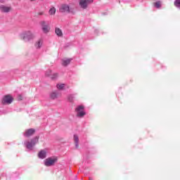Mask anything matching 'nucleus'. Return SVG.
<instances>
[{"mask_svg":"<svg viewBox=\"0 0 180 180\" xmlns=\"http://www.w3.org/2000/svg\"><path fill=\"white\" fill-rule=\"evenodd\" d=\"M19 37L21 40H23L25 43H29L31 40H34L36 36L30 30H27L21 32L19 34Z\"/></svg>","mask_w":180,"mask_h":180,"instance_id":"nucleus-1","label":"nucleus"},{"mask_svg":"<svg viewBox=\"0 0 180 180\" xmlns=\"http://www.w3.org/2000/svg\"><path fill=\"white\" fill-rule=\"evenodd\" d=\"M39 143V136H35L33 139H32L30 141H27L24 142V145L25 146L26 148L29 150L30 151H32L33 150V148L36 144Z\"/></svg>","mask_w":180,"mask_h":180,"instance_id":"nucleus-2","label":"nucleus"},{"mask_svg":"<svg viewBox=\"0 0 180 180\" xmlns=\"http://www.w3.org/2000/svg\"><path fill=\"white\" fill-rule=\"evenodd\" d=\"M39 25L44 34H47L48 33H50V30H51V27H50V24L49 23V22L46 20H41L39 22Z\"/></svg>","mask_w":180,"mask_h":180,"instance_id":"nucleus-3","label":"nucleus"},{"mask_svg":"<svg viewBox=\"0 0 180 180\" xmlns=\"http://www.w3.org/2000/svg\"><path fill=\"white\" fill-rule=\"evenodd\" d=\"M57 157H53V158H48L44 160V164L45 167H53L56 164V162L58 161Z\"/></svg>","mask_w":180,"mask_h":180,"instance_id":"nucleus-4","label":"nucleus"},{"mask_svg":"<svg viewBox=\"0 0 180 180\" xmlns=\"http://www.w3.org/2000/svg\"><path fill=\"white\" fill-rule=\"evenodd\" d=\"M84 105H78L75 110L77 112V117H83L84 116H85V115H86V113L85 112V111H84Z\"/></svg>","mask_w":180,"mask_h":180,"instance_id":"nucleus-5","label":"nucleus"},{"mask_svg":"<svg viewBox=\"0 0 180 180\" xmlns=\"http://www.w3.org/2000/svg\"><path fill=\"white\" fill-rule=\"evenodd\" d=\"M13 102V98L11 95H6L3 98V105H11Z\"/></svg>","mask_w":180,"mask_h":180,"instance_id":"nucleus-6","label":"nucleus"},{"mask_svg":"<svg viewBox=\"0 0 180 180\" xmlns=\"http://www.w3.org/2000/svg\"><path fill=\"white\" fill-rule=\"evenodd\" d=\"M12 10V7L6 5L0 4V12L1 13H9Z\"/></svg>","mask_w":180,"mask_h":180,"instance_id":"nucleus-7","label":"nucleus"},{"mask_svg":"<svg viewBox=\"0 0 180 180\" xmlns=\"http://www.w3.org/2000/svg\"><path fill=\"white\" fill-rule=\"evenodd\" d=\"M61 13H70V6L67 4H62L59 8Z\"/></svg>","mask_w":180,"mask_h":180,"instance_id":"nucleus-8","label":"nucleus"},{"mask_svg":"<svg viewBox=\"0 0 180 180\" xmlns=\"http://www.w3.org/2000/svg\"><path fill=\"white\" fill-rule=\"evenodd\" d=\"M34 133H36V129L31 128L25 130V133L23 134V136L25 137H32V136H33Z\"/></svg>","mask_w":180,"mask_h":180,"instance_id":"nucleus-9","label":"nucleus"},{"mask_svg":"<svg viewBox=\"0 0 180 180\" xmlns=\"http://www.w3.org/2000/svg\"><path fill=\"white\" fill-rule=\"evenodd\" d=\"M61 96V92L60 91L56 90L51 93L50 98L51 99H57Z\"/></svg>","mask_w":180,"mask_h":180,"instance_id":"nucleus-10","label":"nucleus"},{"mask_svg":"<svg viewBox=\"0 0 180 180\" xmlns=\"http://www.w3.org/2000/svg\"><path fill=\"white\" fill-rule=\"evenodd\" d=\"M79 4L82 9H86V8H88V6L89 5L87 3L86 0H80Z\"/></svg>","mask_w":180,"mask_h":180,"instance_id":"nucleus-11","label":"nucleus"},{"mask_svg":"<svg viewBox=\"0 0 180 180\" xmlns=\"http://www.w3.org/2000/svg\"><path fill=\"white\" fill-rule=\"evenodd\" d=\"M42 46H43V39H39L34 44V47L37 49V50H40V49H41Z\"/></svg>","mask_w":180,"mask_h":180,"instance_id":"nucleus-12","label":"nucleus"},{"mask_svg":"<svg viewBox=\"0 0 180 180\" xmlns=\"http://www.w3.org/2000/svg\"><path fill=\"white\" fill-rule=\"evenodd\" d=\"M38 157L41 160H44V158H46V157H47V152H46V150H41L38 153Z\"/></svg>","mask_w":180,"mask_h":180,"instance_id":"nucleus-13","label":"nucleus"},{"mask_svg":"<svg viewBox=\"0 0 180 180\" xmlns=\"http://www.w3.org/2000/svg\"><path fill=\"white\" fill-rule=\"evenodd\" d=\"M71 61H72V58H64V59H62V65H63V67H67V65H68Z\"/></svg>","mask_w":180,"mask_h":180,"instance_id":"nucleus-14","label":"nucleus"},{"mask_svg":"<svg viewBox=\"0 0 180 180\" xmlns=\"http://www.w3.org/2000/svg\"><path fill=\"white\" fill-rule=\"evenodd\" d=\"M55 32H56V34H57V36H58V37H63V31L61 30V29H60L58 27H56Z\"/></svg>","mask_w":180,"mask_h":180,"instance_id":"nucleus-15","label":"nucleus"},{"mask_svg":"<svg viewBox=\"0 0 180 180\" xmlns=\"http://www.w3.org/2000/svg\"><path fill=\"white\" fill-rule=\"evenodd\" d=\"M76 148H78V143L79 142V138H78L77 135L75 134L73 136Z\"/></svg>","mask_w":180,"mask_h":180,"instance_id":"nucleus-16","label":"nucleus"},{"mask_svg":"<svg viewBox=\"0 0 180 180\" xmlns=\"http://www.w3.org/2000/svg\"><path fill=\"white\" fill-rule=\"evenodd\" d=\"M65 86V84H57L56 88L57 89H59V91H63Z\"/></svg>","mask_w":180,"mask_h":180,"instance_id":"nucleus-17","label":"nucleus"},{"mask_svg":"<svg viewBox=\"0 0 180 180\" xmlns=\"http://www.w3.org/2000/svg\"><path fill=\"white\" fill-rule=\"evenodd\" d=\"M174 5L178 9H180V0H174Z\"/></svg>","mask_w":180,"mask_h":180,"instance_id":"nucleus-18","label":"nucleus"},{"mask_svg":"<svg viewBox=\"0 0 180 180\" xmlns=\"http://www.w3.org/2000/svg\"><path fill=\"white\" fill-rule=\"evenodd\" d=\"M154 6L155 8H157L158 9H159V8H161V1H158L154 3Z\"/></svg>","mask_w":180,"mask_h":180,"instance_id":"nucleus-19","label":"nucleus"},{"mask_svg":"<svg viewBox=\"0 0 180 180\" xmlns=\"http://www.w3.org/2000/svg\"><path fill=\"white\" fill-rule=\"evenodd\" d=\"M49 15H56V8L52 7L49 11Z\"/></svg>","mask_w":180,"mask_h":180,"instance_id":"nucleus-20","label":"nucleus"},{"mask_svg":"<svg viewBox=\"0 0 180 180\" xmlns=\"http://www.w3.org/2000/svg\"><path fill=\"white\" fill-rule=\"evenodd\" d=\"M74 95L73 94H70L68 96V101L69 102H74Z\"/></svg>","mask_w":180,"mask_h":180,"instance_id":"nucleus-21","label":"nucleus"},{"mask_svg":"<svg viewBox=\"0 0 180 180\" xmlns=\"http://www.w3.org/2000/svg\"><path fill=\"white\" fill-rule=\"evenodd\" d=\"M52 74H53V72L51 71V70H48L46 72V73H45L46 76V77H50V78H51Z\"/></svg>","mask_w":180,"mask_h":180,"instance_id":"nucleus-22","label":"nucleus"},{"mask_svg":"<svg viewBox=\"0 0 180 180\" xmlns=\"http://www.w3.org/2000/svg\"><path fill=\"white\" fill-rule=\"evenodd\" d=\"M58 77V73H53L51 75V79H56Z\"/></svg>","mask_w":180,"mask_h":180,"instance_id":"nucleus-23","label":"nucleus"},{"mask_svg":"<svg viewBox=\"0 0 180 180\" xmlns=\"http://www.w3.org/2000/svg\"><path fill=\"white\" fill-rule=\"evenodd\" d=\"M38 15H39V16H43V15H44V11L38 12Z\"/></svg>","mask_w":180,"mask_h":180,"instance_id":"nucleus-24","label":"nucleus"},{"mask_svg":"<svg viewBox=\"0 0 180 180\" xmlns=\"http://www.w3.org/2000/svg\"><path fill=\"white\" fill-rule=\"evenodd\" d=\"M86 1L89 5V4H92L94 2V0H86Z\"/></svg>","mask_w":180,"mask_h":180,"instance_id":"nucleus-25","label":"nucleus"},{"mask_svg":"<svg viewBox=\"0 0 180 180\" xmlns=\"http://www.w3.org/2000/svg\"><path fill=\"white\" fill-rule=\"evenodd\" d=\"M6 0H0V4H5Z\"/></svg>","mask_w":180,"mask_h":180,"instance_id":"nucleus-26","label":"nucleus"},{"mask_svg":"<svg viewBox=\"0 0 180 180\" xmlns=\"http://www.w3.org/2000/svg\"><path fill=\"white\" fill-rule=\"evenodd\" d=\"M31 1H34V0H30Z\"/></svg>","mask_w":180,"mask_h":180,"instance_id":"nucleus-27","label":"nucleus"}]
</instances>
